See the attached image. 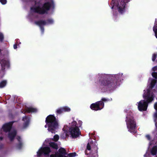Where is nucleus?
<instances>
[{"label":"nucleus","mask_w":157,"mask_h":157,"mask_svg":"<svg viewBox=\"0 0 157 157\" xmlns=\"http://www.w3.org/2000/svg\"><path fill=\"white\" fill-rule=\"evenodd\" d=\"M144 100H141L138 103V107L140 111H145L147 110L148 103L153 100L154 96L153 93H150V91H147V93L143 95Z\"/></svg>","instance_id":"1"},{"label":"nucleus","mask_w":157,"mask_h":157,"mask_svg":"<svg viewBox=\"0 0 157 157\" xmlns=\"http://www.w3.org/2000/svg\"><path fill=\"white\" fill-rule=\"evenodd\" d=\"M46 121L48 126V130L54 133L55 130L58 127V123L55 117L52 115H49L46 118Z\"/></svg>","instance_id":"2"},{"label":"nucleus","mask_w":157,"mask_h":157,"mask_svg":"<svg viewBox=\"0 0 157 157\" xmlns=\"http://www.w3.org/2000/svg\"><path fill=\"white\" fill-rule=\"evenodd\" d=\"M50 6V3L47 2L45 3L42 8L38 6L32 8L31 9L34 12L40 14H44L49 10Z\"/></svg>","instance_id":"3"},{"label":"nucleus","mask_w":157,"mask_h":157,"mask_svg":"<svg viewBox=\"0 0 157 157\" xmlns=\"http://www.w3.org/2000/svg\"><path fill=\"white\" fill-rule=\"evenodd\" d=\"M104 106V103L103 101H100L95 103L92 104L90 106L91 109L95 110H101Z\"/></svg>","instance_id":"4"},{"label":"nucleus","mask_w":157,"mask_h":157,"mask_svg":"<svg viewBox=\"0 0 157 157\" xmlns=\"http://www.w3.org/2000/svg\"><path fill=\"white\" fill-rule=\"evenodd\" d=\"M127 127L129 130L134 129L136 127V123L132 118H129L127 120Z\"/></svg>","instance_id":"5"},{"label":"nucleus","mask_w":157,"mask_h":157,"mask_svg":"<svg viewBox=\"0 0 157 157\" xmlns=\"http://www.w3.org/2000/svg\"><path fill=\"white\" fill-rule=\"evenodd\" d=\"M70 132L71 136L74 137H77L80 134L79 129L78 127H72L70 129Z\"/></svg>","instance_id":"6"},{"label":"nucleus","mask_w":157,"mask_h":157,"mask_svg":"<svg viewBox=\"0 0 157 157\" xmlns=\"http://www.w3.org/2000/svg\"><path fill=\"white\" fill-rule=\"evenodd\" d=\"M129 0H121L120 4H118V10L121 13H122L124 9L126 3L128 2Z\"/></svg>","instance_id":"7"},{"label":"nucleus","mask_w":157,"mask_h":157,"mask_svg":"<svg viewBox=\"0 0 157 157\" xmlns=\"http://www.w3.org/2000/svg\"><path fill=\"white\" fill-rule=\"evenodd\" d=\"M13 123L12 122H10L5 124L2 127L3 131L6 132L9 131L11 129Z\"/></svg>","instance_id":"8"},{"label":"nucleus","mask_w":157,"mask_h":157,"mask_svg":"<svg viewBox=\"0 0 157 157\" xmlns=\"http://www.w3.org/2000/svg\"><path fill=\"white\" fill-rule=\"evenodd\" d=\"M16 131L15 130L12 131L9 133L8 137L11 141L14 139L16 135Z\"/></svg>","instance_id":"9"},{"label":"nucleus","mask_w":157,"mask_h":157,"mask_svg":"<svg viewBox=\"0 0 157 157\" xmlns=\"http://www.w3.org/2000/svg\"><path fill=\"white\" fill-rule=\"evenodd\" d=\"M40 151H41L40 153H44L45 154H47L50 152V150L49 147H45L42 148Z\"/></svg>","instance_id":"10"},{"label":"nucleus","mask_w":157,"mask_h":157,"mask_svg":"<svg viewBox=\"0 0 157 157\" xmlns=\"http://www.w3.org/2000/svg\"><path fill=\"white\" fill-rule=\"evenodd\" d=\"M157 152V146H154L151 149V152L152 155H155Z\"/></svg>","instance_id":"11"},{"label":"nucleus","mask_w":157,"mask_h":157,"mask_svg":"<svg viewBox=\"0 0 157 157\" xmlns=\"http://www.w3.org/2000/svg\"><path fill=\"white\" fill-rule=\"evenodd\" d=\"M37 109L33 107H30L26 109V111L28 113L34 112H36Z\"/></svg>","instance_id":"12"},{"label":"nucleus","mask_w":157,"mask_h":157,"mask_svg":"<svg viewBox=\"0 0 157 157\" xmlns=\"http://www.w3.org/2000/svg\"><path fill=\"white\" fill-rule=\"evenodd\" d=\"M152 70L154 72H153L152 73V76L155 78H157V72H155L156 71L157 72V66L154 67L152 68Z\"/></svg>","instance_id":"13"},{"label":"nucleus","mask_w":157,"mask_h":157,"mask_svg":"<svg viewBox=\"0 0 157 157\" xmlns=\"http://www.w3.org/2000/svg\"><path fill=\"white\" fill-rule=\"evenodd\" d=\"M59 154H61L62 155H63L66 154V150L63 148H61L59 150Z\"/></svg>","instance_id":"14"},{"label":"nucleus","mask_w":157,"mask_h":157,"mask_svg":"<svg viewBox=\"0 0 157 157\" xmlns=\"http://www.w3.org/2000/svg\"><path fill=\"white\" fill-rule=\"evenodd\" d=\"M50 146L53 148L57 149L58 148L57 145L54 142H51L49 143Z\"/></svg>","instance_id":"15"},{"label":"nucleus","mask_w":157,"mask_h":157,"mask_svg":"<svg viewBox=\"0 0 157 157\" xmlns=\"http://www.w3.org/2000/svg\"><path fill=\"white\" fill-rule=\"evenodd\" d=\"M156 82V81L155 79H153L151 81V88H152L155 86Z\"/></svg>","instance_id":"16"},{"label":"nucleus","mask_w":157,"mask_h":157,"mask_svg":"<svg viewBox=\"0 0 157 157\" xmlns=\"http://www.w3.org/2000/svg\"><path fill=\"white\" fill-rule=\"evenodd\" d=\"M6 82L5 81H3L0 83V88L4 87L6 85Z\"/></svg>","instance_id":"17"},{"label":"nucleus","mask_w":157,"mask_h":157,"mask_svg":"<svg viewBox=\"0 0 157 157\" xmlns=\"http://www.w3.org/2000/svg\"><path fill=\"white\" fill-rule=\"evenodd\" d=\"M63 111V110L62 107L56 110V113L57 114H60L62 113Z\"/></svg>","instance_id":"18"},{"label":"nucleus","mask_w":157,"mask_h":157,"mask_svg":"<svg viewBox=\"0 0 157 157\" xmlns=\"http://www.w3.org/2000/svg\"><path fill=\"white\" fill-rule=\"evenodd\" d=\"M62 108L63 110V111L68 112L70 110V108L67 107L65 106L64 107H63Z\"/></svg>","instance_id":"19"},{"label":"nucleus","mask_w":157,"mask_h":157,"mask_svg":"<svg viewBox=\"0 0 157 157\" xmlns=\"http://www.w3.org/2000/svg\"><path fill=\"white\" fill-rule=\"evenodd\" d=\"M76 153L75 152L68 154L67 155L70 157H74L76 155Z\"/></svg>","instance_id":"20"},{"label":"nucleus","mask_w":157,"mask_h":157,"mask_svg":"<svg viewBox=\"0 0 157 157\" xmlns=\"http://www.w3.org/2000/svg\"><path fill=\"white\" fill-rule=\"evenodd\" d=\"M36 24L37 25H44L45 24V22L44 21H40L36 22Z\"/></svg>","instance_id":"21"},{"label":"nucleus","mask_w":157,"mask_h":157,"mask_svg":"<svg viewBox=\"0 0 157 157\" xmlns=\"http://www.w3.org/2000/svg\"><path fill=\"white\" fill-rule=\"evenodd\" d=\"M59 139V136L57 135H56L54 136L53 140L55 141H57Z\"/></svg>","instance_id":"22"},{"label":"nucleus","mask_w":157,"mask_h":157,"mask_svg":"<svg viewBox=\"0 0 157 157\" xmlns=\"http://www.w3.org/2000/svg\"><path fill=\"white\" fill-rule=\"evenodd\" d=\"M154 28L156 29V31L157 30V21H155V25L153 28V30L154 31Z\"/></svg>","instance_id":"23"},{"label":"nucleus","mask_w":157,"mask_h":157,"mask_svg":"<svg viewBox=\"0 0 157 157\" xmlns=\"http://www.w3.org/2000/svg\"><path fill=\"white\" fill-rule=\"evenodd\" d=\"M111 83V82L109 80H105L104 82V83H103V84L107 85Z\"/></svg>","instance_id":"24"},{"label":"nucleus","mask_w":157,"mask_h":157,"mask_svg":"<svg viewBox=\"0 0 157 157\" xmlns=\"http://www.w3.org/2000/svg\"><path fill=\"white\" fill-rule=\"evenodd\" d=\"M4 38V36L3 34L2 33H0V41H2Z\"/></svg>","instance_id":"25"},{"label":"nucleus","mask_w":157,"mask_h":157,"mask_svg":"<svg viewBox=\"0 0 157 157\" xmlns=\"http://www.w3.org/2000/svg\"><path fill=\"white\" fill-rule=\"evenodd\" d=\"M23 121H27V122L26 123V125L27 126L28 124V118L27 117H24L23 119Z\"/></svg>","instance_id":"26"},{"label":"nucleus","mask_w":157,"mask_h":157,"mask_svg":"<svg viewBox=\"0 0 157 157\" xmlns=\"http://www.w3.org/2000/svg\"><path fill=\"white\" fill-rule=\"evenodd\" d=\"M156 55L155 54H153V55L152 56V60L153 61H154L155 60V59H156Z\"/></svg>","instance_id":"27"},{"label":"nucleus","mask_w":157,"mask_h":157,"mask_svg":"<svg viewBox=\"0 0 157 157\" xmlns=\"http://www.w3.org/2000/svg\"><path fill=\"white\" fill-rule=\"evenodd\" d=\"M0 2L3 4H5L6 2V0H0Z\"/></svg>","instance_id":"28"},{"label":"nucleus","mask_w":157,"mask_h":157,"mask_svg":"<svg viewBox=\"0 0 157 157\" xmlns=\"http://www.w3.org/2000/svg\"><path fill=\"white\" fill-rule=\"evenodd\" d=\"M146 137L148 140H151V137L149 135H147L146 136Z\"/></svg>","instance_id":"29"},{"label":"nucleus","mask_w":157,"mask_h":157,"mask_svg":"<svg viewBox=\"0 0 157 157\" xmlns=\"http://www.w3.org/2000/svg\"><path fill=\"white\" fill-rule=\"evenodd\" d=\"M87 149L88 150H90L91 149L90 146L88 143L87 146Z\"/></svg>","instance_id":"30"},{"label":"nucleus","mask_w":157,"mask_h":157,"mask_svg":"<svg viewBox=\"0 0 157 157\" xmlns=\"http://www.w3.org/2000/svg\"><path fill=\"white\" fill-rule=\"evenodd\" d=\"M155 33V35L156 37L157 38V30L156 31V29L154 28V31Z\"/></svg>","instance_id":"31"},{"label":"nucleus","mask_w":157,"mask_h":157,"mask_svg":"<svg viewBox=\"0 0 157 157\" xmlns=\"http://www.w3.org/2000/svg\"><path fill=\"white\" fill-rule=\"evenodd\" d=\"M101 100L102 101H108V100L105 98H102L101 99Z\"/></svg>","instance_id":"32"},{"label":"nucleus","mask_w":157,"mask_h":157,"mask_svg":"<svg viewBox=\"0 0 157 157\" xmlns=\"http://www.w3.org/2000/svg\"><path fill=\"white\" fill-rule=\"evenodd\" d=\"M13 47L15 49H16L17 48V45H14L13 46Z\"/></svg>","instance_id":"33"},{"label":"nucleus","mask_w":157,"mask_h":157,"mask_svg":"<svg viewBox=\"0 0 157 157\" xmlns=\"http://www.w3.org/2000/svg\"><path fill=\"white\" fill-rule=\"evenodd\" d=\"M18 140L19 141H20V140H21V138L20 137H18V138H17Z\"/></svg>","instance_id":"34"},{"label":"nucleus","mask_w":157,"mask_h":157,"mask_svg":"<svg viewBox=\"0 0 157 157\" xmlns=\"http://www.w3.org/2000/svg\"><path fill=\"white\" fill-rule=\"evenodd\" d=\"M22 143L20 142V143L19 144V145L21 146L22 145Z\"/></svg>","instance_id":"35"},{"label":"nucleus","mask_w":157,"mask_h":157,"mask_svg":"<svg viewBox=\"0 0 157 157\" xmlns=\"http://www.w3.org/2000/svg\"><path fill=\"white\" fill-rule=\"evenodd\" d=\"M2 139H3V138H2V137H0V139L1 140H2Z\"/></svg>","instance_id":"36"},{"label":"nucleus","mask_w":157,"mask_h":157,"mask_svg":"<svg viewBox=\"0 0 157 157\" xmlns=\"http://www.w3.org/2000/svg\"><path fill=\"white\" fill-rule=\"evenodd\" d=\"M47 126V125H45V127H47V126Z\"/></svg>","instance_id":"37"},{"label":"nucleus","mask_w":157,"mask_h":157,"mask_svg":"<svg viewBox=\"0 0 157 157\" xmlns=\"http://www.w3.org/2000/svg\"><path fill=\"white\" fill-rule=\"evenodd\" d=\"M25 112H26V111H25Z\"/></svg>","instance_id":"38"}]
</instances>
